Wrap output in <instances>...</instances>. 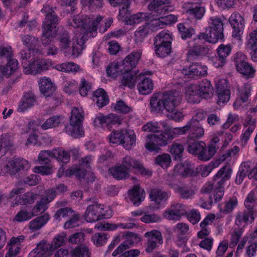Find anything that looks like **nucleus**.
I'll use <instances>...</instances> for the list:
<instances>
[{"label": "nucleus", "instance_id": "1", "mask_svg": "<svg viewBox=\"0 0 257 257\" xmlns=\"http://www.w3.org/2000/svg\"><path fill=\"white\" fill-rule=\"evenodd\" d=\"M181 100V96L176 92L154 93L150 102L151 111L160 112L166 110L168 112H173Z\"/></svg>", "mask_w": 257, "mask_h": 257}, {"label": "nucleus", "instance_id": "2", "mask_svg": "<svg viewBox=\"0 0 257 257\" xmlns=\"http://www.w3.org/2000/svg\"><path fill=\"white\" fill-rule=\"evenodd\" d=\"M102 20L100 16H76L70 25L74 28L81 27L83 35L93 37L96 35L97 26Z\"/></svg>", "mask_w": 257, "mask_h": 257}, {"label": "nucleus", "instance_id": "3", "mask_svg": "<svg viewBox=\"0 0 257 257\" xmlns=\"http://www.w3.org/2000/svg\"><path fill=\"white\" fill-rule=\"evenodd\" d=\"M209 27L206 29V33H200L195 40H205L211 43H215L219 39H223V27L221 20L217 17H213L208 21Z\"/></svg>", "mask_w": 257, "mask_h": 257}, {"label": "nucleus", "instance_id": "4", "mask_svg": "<svg viewBox=\"0 0 257 257\" xmlns=\"http://www.w3.org/2000/svg\"><path fill=\"white\" fill-rule=\"evenodd\" d=\"M89 201L92 204L89 205L86 208L84 214L85 220L88 222H93L105 218H108L109 214H107V210H105L103 204L97 202L96 198L90 199Z\"/></svg>", "mask_w": 257, "mask_h": 257}, {"label": "nucleus", "instance_id": "5", "mask_svg": "<svg viewBox=\"0 0 257 257\" xmlns=\"http://www.w3.org/2000/svg\"><path fill=\"white\" fill-rule=\"evenodd\" d=\"M145 147L150 152H159L160 147H165L168 144L169 139L167 137L165 130H159L153 134L146 136Z\"/></svg>", "mask_w": 257, "mask_h": 257}, {"label": "nucleus", "instance_id": "6", "mask_svg": "<svg viewBox=\"0 0 257 257\" xmlns=\"http://www.w3.org/2000/svg\"><path fill=\"white\" fill-rule=\"evenodd\" d=\"M31 167L30 163L22 158H12L3 161L0 164V169L3 173L15 174L21 170L27 171Z\"/></svg>", "mask_w": 257, "mask_h": 257}, {"label": "nucleus", "instance_id": "7", "mask_svg": "<svg viewBox=\"0 0 257 257\" xmlns=\"http://www.w3.org/2000/svg\"><path fill=\"white\" fill-rule=\"evenodd\" d=\"M25 191L24 188L16 187L10 192L9 198H15V204L17 205L32 204L38 199V194L28 191L22 194Z\"/></svg>", "mask_w": 257, "mask_h": 257}, {"label": "nucleus", "instance_id": "8", "mask_svg": "<svg viewBox=\"0 0 257 257\" xmlns=\"http://www.w3.org/2000/svg\"><path fill=\"white\" fill-rule=\"evenodd\" d=\"M84 115L83 113H71L69 118L70 126L65 127L66 132L74 138L84 137V131L83 122Z\"/></svg>", "mask_w": 257, "mask_h": 257}, {"label": "nucleus", "instance_id": "9", "mask_svg": "<svg viewBox=\"0 0 257 257\" xmlns=\"http://www.w3.org/2000/svg\"><path fill=\"white\" fill-rule=\"evenodd\" d=\"M204 113H196L185 125L187 127V132H189L188 140L199 139L203 136L204 133L203 128L200 125L199 120L204 118Z\"/></svg>", "mask_w": 257, "mask_h": 257}, {"label": "nucleus", "instance_id": "10", "mask_svg": "<svg viewBox=\"0 0 257 257\" xmlns=\"http://www.w3.org/2000/svg\"><path fill=\"white\" fill-rule=\"evenodd\" d=\"M50 64L48 60L43 58H34L25 65L24 72L26 74L36 75L49 69Z\"/></svg>", "mask_w": 257, "mask_h": 257}, {"label": "nucleus", "instance_id": "11", "mask_svg": "<svg viewBox=\"0 0 257 257\" xmlns=\"http://www.w3.org/2000/svg\"><path fill=\"white\" fill-rule=\"evenodd\" d=\"M187 215L186 206L181 203L173 202L164 212V217L169 220L178 221Z\"/></svg>", "mask_w": 257, "mask_h": 257}, {"label": "nucleus", "instance_id": "12", "mask_svg": "<svg viewBox=\"0 0 257 257\" xmlns=\"http://www.w3.org/2000/svg\"><path fill=\"white\" fill-rule=\"evenodd\" d=\"M246 56L241 52L235 54L234 60L237 70L247 77H253L255 69L246 62Z\"/></svg>", "mask_w": 257, "mask_h": 257}, {"label": "nucleus", "instance_id": "13", "mask_svg": "<svg viewBox=\"0 0 257 257\" xmlns=\"http://www.w3.org/2000/svg\"><path fill=\"white\" fill-rule=\"evenodd\" d=\"M42 12L45 14V19L42 28L48 30H56V27L60 22V19L52 7L49 5H45L42 9Z\"/></svg>", "mask_w": 257, "mask_h": 257}, {"label": "nucleus", "instance_id": "14", "mask_svg": "<svg viewBox=\"0 0 257 257\" xmlns=\"http://www.w3.org/2000/svg\"><path fill=\"white\" fill-rule=\"evenodd\" d=\"M121 165L130 173L134 169L143 175H152L151 171L147 170L138 160L130 156L127 155L122 159Z\"/></svg>", "mask_w": 257, "mask_h": 257}, {"label": "nucleus", "instance_id": "15", "mask_svg": "<svg viewBox=\"0 0 257 257\" xmlns=\"http://www.w3.org/2000/svg\"><path fill=\"white\" fill-rule=\"evenodd\" d=\"M123 120V117L121 115H117L116 113H108L106 115H100L96 117L94 120V124L96 127L108 126L111 124H121Z\"/></svg>", "mask_w": 257, "mask_h": 257}, {"label": "nucleus", "instance_id": "16", "mask_svg": "<svg viewBox=\"0 0 257 257\" xmlns=\"http://www.w3.org/2000/svg\"><path fill=\"white\" fill-rule=\"evenodd\" d=\"M54 250L53 244L43 240L30 252L29 257H48L53 254Z\"/></svg>", "mask_w": 257, "mask_h": 257}, {"label": "nucleus", "instance_id": "17", "mask_svg": "<svg viewBox=\"0 0 257 257\" xmlns=\"http://www.w3.org/2000/svg\"><path fill=\"white\" fill-rule=\"evenodd\" d=\"M181 72L188 78L197 79L200 77L204 76L207 74V68L197 63H192L189 67L183 68Z\"/></svg>", "mask_w": 257, "mask_h": 257}, {"label": "nucleus", "instance_id": "18", "mask_svg": "<svg viewBox=\"0 0 257 257\" xmlns=\"http://www.w3.org/2000/svg\"><path fill=\"white\" fill-rule=\"evenodd\" d=\"M243 232V228L239 227L235 229L231 233L230 244L235 246L237 244V243H238L236 251V254H238L242 252V249L246 244V242L248 241L249 236L246 235L243 237L240 241H239Z\"/></svg>", "mask_w": 257, "mask_h": 257}, {"label": "nucleus", "instance_id": "19", "mask_svg": "<svg viewBox=\"0 0 257 257\" xmlns=\"http://www.w3.org/2000/svg\"><path fill=\"white\" fill-rule=\"evenodd\" d=\"M145 236L148 238L147 246L146 251L147 252H152L157 248L158 244L163 243V238L161 233L157 230H153L145 233Z\"/></svg>", "mask_w": 257, "mask_h": 257}, {"label": "nucleus", "instance_id": "20", "mask_svg": "<svg viewBox=\"0 0 257 257\" xmlns=\"http://www.w3.org/2000/svg\"><path fill=\"white\" fill-rule=\"evenodd\" d=\"M25 240V236L23 235L12 237L8 243V251L5 257H14L18 254L22 247V243Z\"/></svg>", "mask_w": 257, "mask_h": 257}, {"label": "nucleus", "instance_id": "21", "mask_svg": "<svg viewBox=\"0 0 257 257\" xmlns=\"http://www.w3.org/2000/svg\"><path fill=\"white\" fill-rule=\"evenodd\" d=\"M170 196L168 192L161 189L156 188L151 190L149 198L151 201H154L155 205L159 208L161 204L166 202Z\"/></svg>", "mask_w": 257, "mask_h": 257}, {"label": "nucleus", "instance_id": "22", "mask_svg": "<svg viewBox=\"0 0 257 257\" xmlns=\"http://www.w3.org/2000/svg\"><path fill=\"white\" fill-rule=\"evenodd\" d=\"M142 56L140 51H133L125 57L122 62V66L124 71H131L138 64Z\"/></svg>", "mask_w": 257, "mask_h": 257}, {"label": "nucleus", "instance_id": "23", "mask_svg": "<svg viewBox=\"0 0 257 257\" xmlns=\"http://www.w3.org/2000/svg\"><path fill=\"white\" fill-rule=\"evenodd\" d=\"M232 172L229 167L224 166L221 168L213 177L212 182L214 186L216 187H223L225 182L230 178Z\"/></svg>", "mask_w": 257, "mask_h": 257}, {"label": "nucleus", "instance_id": "24", "mask_svg": "<svg viewBox=\"0 0 257 257\" xmlns=\"http://www.w3.org/2000/svg\"><path fill=\"white\" fill-rule=\"evenodd\" d=\"M257 216V211L248 209L243 211L237 212L236 214L235 224L237 226L240 225L242 223L246 224H251L253 222L255 217Z\"/></svg>", "mask_w": 257, "mask_h": 257}, {"label": "nucleus", "instance_id": "25", "mask_svg": "<svg viewBox=\"0 0 257 257\" xmlns=\"http://www.w3.org/2000/svg\"><path fill=\"white\" fill-rule=\"evenodd\" d=\"M216 92L218 96L217 104L220 105L227 102L230 98V90L227 88L226 80L219 81L216 84Z\"/></svg>", "mask_w": 257, "mask_h": 257}, {"label": "nucleus", "instance_id": "26", "mask_svg": "<svg viewBox=\"0 0 257 257\" xmlns=\"http://www.w3.org/2000/svg\"><path fill=\"white\" fill-rule=\"evenodd\" d=\"M229 21L233 29L232 34V37L234 38L238 37L244 27V21L243 18L239 13H234L231 15Z\"/></svg>", "mask_w": 257, "mask_h": 257}, {"label": "nucleus", "instance_id": "27", "mask_svg": "<svg viewBox=\"0 0 257 257\" xmlns=\"http://www.w3.org/2000/svg\"><path fill=\"white\" fill-rule=\"evenodd\" d=\"M195 167L187 161L176 165L173 169V175H181L184 177L195 175Z\"/></svg>", "mask_w": 257, "mask_h": 257}, {"label": "nucleus", "instance_id": "28", "mask_svg": "<svg viewBox=\"0 0 257 257\" xmlns=\"http://www.w3.org/2000/svg\"><path fill=\"white\" fill-rule=\"evenodd\" d=\"M59 42V48L67 56L70 53L71 37L68 32L66 30L60 31L58 35Z\"/></svg>", "mask_w": 257, "mask_h": 257}, {"label": "nucleus", "instance_id": "29", "mask_svg": "<svg viewBox=\"0 0 257 257\" xmlns=\"http://www.w3.org/2000/svg\"><path fill=\"white\" fill-rule=\"evenodd\" d=\"M40 91L46 97L52 95L56 90V86L50 78L44 77L39 81Z\"/></svg>", "mask_w": 257, "mask_h": 257}, {"label": "nucleus", "instance_id": "30", "mask_svg": "<svg viewBox=\"0 0 257 257\" xmlns=\"http://www.w3.org/2000/svg\"><path fill=\"white\" fill-rule=\"evenodd\" d=\"M197 44V45L194 46L188 52L187 59L189 61L197 60L200 57L205 56L209 53V49L208 48L198 45V42Z\"/></svg>", "mask_w": 257, "mask_h": 257}, {"label": "nucleus", "instance_id": "31", "mask_svg": "<svg viewBox=\"0 0 257 257\" xmlns=\"http://www.w3.org/2000/svg\"><path fill=\"white\" fill-rule=\"evenodd\" d=\"M129 195L131 202L135 206H138L144 200L145 193L144 190L137 185L130 191Z\"/></svg>", "mask_w": 257, "mask_h": 257}, {"label": "nucleus", "instance_id": "32", "mask_svg": "<svg viewBox=\"0 0 257 257\" xmlns=\"http://www.w3.org/2000/svg\"><path fill=\"white\" fill-rule=\"evenodd\" d=\"M136 135L133 130H124L121 145L127 150H130L136 145Z\"/></svg>", "mask_w": 257, "mask_h": 257}, {"label": "nucleus", "instance_id": "33", "mask_svg": "<svg viewBox=\"0 0 257 257\" xmlns=\"http://www.w3.org/2000/svg\"><path fill=\"white\" fill-rule=\"evenodd\" d=\"M50 217L48 213L37 217L29 223V228L31 232L36 231L41 229L49 220Z\"/></svg>", "mask_w": 257, "mask_h": 257}, {"label": "nucleus", "instance_id": "34", "mask_svg": "<svg viewBox=\"0 0 257 257\" xmlns=\"http://www.w3.org/2000/svg\"><path fill=\"white\" fill-rule=\"evenodd\" d=\"M93 100L99 108H102L109 102L108 96L102 88H99L93 92Z\"/></svg>", "mask_w": 257, "mask_h": 257}, {"label": "nucleus", "instance_id": "35", "mask_svg": "<svg viewBox=\"0 0 257 257\" xmlns=\"http://www.w3.org/2000/svg\"><path fill=\"white\" fill-rule=\"evenodd\" d=\"M200 98H206L213 94V89L210 82L204 79L200 82L197 85Z\"/></svg>", "mask_w": 257, "mask_h": 257}, {"label": "nucleus", "instance_id": "36", "mask_svg": "<svg viewBox=\"0 0 257 257\" xmlns=\"http://www.w3.org/2000/svg\"><path fill=\"white\" fill-rule=\"evenodd\" d=\"M186 99L189 103H198L200 100V95L196 85L192 84L186 88Z\"/></svg>", "mask_w": 257, "mask_h": 257}, {"label": "nucleus", "instance_id": "37", "mask_svg": "<svg viewBox=\"0 0 257 257\" xmlns=\"http://www.w3.org/2000/svg\"><path fill=\"white\" fill-rule=\"evenodd\" d=\"M140 81L138 83L137 87L139 92L143 95H147L151 93L153 90L154 84L152 80L145 77L143 79L139 78Z\"/></svg>", "mask_w": 257, "mask_h": 257}, {"label": "nucleus", "instance_id": "38", "mask_svg": "<svg viewBox=\"0 0 257 257\" xmlns=\"http://www.w3.org/2000/svg\"><path fill=\"white\" fill-rule=\"evenodd\" d=\"M18 61L16 59L10 60L6 66L0 65V80L3 76H9L18 68Z\"/></svg>", "mask_w": 257, "mask_h": 257}, {"label": "nucleus", "instance_id": "39", "mask_svg": "<svg viewBox=\"0 0 257 257\" xmlns=\"http://www.w3.org/2000/svg\"><path fill=\"white\" fill-rule=\"evenodd\" d=\"M109 172L118 180L125 179L130 176V173L121 164L111 167L109 169Z\"/></svg>", "mask_w": 257, "mask_h": 257}, {"label": "nucleus", "instance_id": "40", "mask_svg": "<svg viewBox=\"0 0 257 257\" xmlns=\"http://www.w3.org/2000/svg\"><path fill=\"white\" fill-rule=\"evenodd\" d=\"M87 35H83L79 39H77L72 44V55L74 57H78L80 55L85 48L84 44L87 39Z\"/></svg>", "mask_w": 257, "mask_h": 257}, {"label": "nucleus", "instance_id": "41", "mask_svg": "<svg viewBox=\"0 0 257 257\" xmlns=\"http://www.w3.org/2000/svg\"><path fill=\"white\" fill-rule=\"evenodd\" d=\"M121 72L123 73L121 79V83L123 85L128 86L130 88H133L136 85L138 79L136 73L133 74L131 71H124L121 69Z\"/></svg>", "mask_w": 257, "mask_h": 257}, {"label": "nucleus", "instance_id": "42", "mask_svg": "<svg viewBox=\"0 0 257 257\" xmlns=\"http://www.w3.org/2000/svg\"><path fill=\"white\" fill-rule=\"evenodd\" d=\"M110 4L114 7L119 6L123 5L122 7L119 9V16L122 18H128L129 13L128 8L130 4V0H108Z\"/></svg>", "mask_w": 257, "mask_h": 257}, {"label": "nucleus", "instance_id": "43", "mask_svg": "<svg viewBox=\"0 0 257 257\" xmlns=\"http://www.w3.org/2000/svg\"><path fill=\"white\" fill-rule=\"evenodd\" d=\"M22 40L23 44L28 47L29 51L36 53L39 52L40 51L37 48L39 43L37 38L32 35H27L22 37Z\"/></svg>", "mask_w": 257, "mask_h": 257}, {"label": "nucleus", "instance_id": "44", "mask_svg": "<svg viewBox=\"0 0 257 257\" xmlns=\"http://www.w3.org/2000/svg\"><path fill=\"white\" fill-rule=\"evenodd\" d=\"M188 152L192 154L196 155L199 157V154L203 150V147H205V144L202 141H193L191 142L190 140L187 141Z\"/></svg>", "mask_w": 257, "mask_h": 257}, {"label": "nucleus", "instance_id": "45", "mask_svg": "<svg viewBox=\"0 0 257 257\" xmlns=\"http://www.w3.org/2000/svg\"><path fill=\"white\" fill-rule=\"evenodd\" d=\"M177 18L176 16L173 15H168L165 17H161L158 20H156L152 22V26L163 28L164 26L172 24L176 22Z\"/></svg>", "mask_w": 257, "mask_h": 257}, {"label": "nucleus", "instance_id": "46", "mask_svg": "<svg viewBox=\"0 0 257 257\" xmlns=\"http://www.w3.org/2000/svg\"><path fill=\"white\" fill-rule=\"evenodd\" d=\"M172 38L169 33L163 31L159 33L154 39V45L159 46L164 44H171Z\"/></svg>", "mask_w": 257, "mask_h": 257}, {"label": "nucleus", "instance_id": "47", "mask_svg": "<svg viewBox=\"0 0 257 257\" xmlns=\"http://www.w3.org/2000/svg\"><path fill=\"white\" fill-rule=\"evenodd\" d=\"M63 121L64 118L62 116L55 115L47 119L41 126L42 129L46 130L58 126L59 124L63 123Z\"/></svg>", "mask_w": 257, "mask_h": 257}, {"label": "nucleus", "instance_id": "48", "mask_svg": "<svg viewBox=\"0 0 257 257\" xmlns=\"http://www.w3.org/2000/svg\"><path fill=\"white\" fill-rule=\"evenodd\" d=\"M91 253L87 247L79 245L71 249L70 251V257H90Z\"/></svg>", "mask_w": 257, "mask_h": 257}, {"label": "nucleus", "instance_id": "49", "mask_svg": "<svg viewBox=\"0 0 257 257\" xmlns=\"http://www.w3.org/2000/svg\"><path fill=\"white\" fill-rule=\"evenodd\" d=\"M169 141H171L176 137L187 133V127L168 128L165 130Z\"/></svg>", "mask_w": 257, "mask_h": 257}, {"label": "nucleus", "instance_id": "50", "mask_svg": "<svg viewBox=\"0 0 257 257\" xmlns=\"http://www.w3.org/2000/svg\"><path fill=\"white\" fill-rule=\"evenodd\" d=\"M216 151L215 145H209L207 149L206 146L203 147V150L199 155L198 159L200 160L206 161L210 160L214 155Z\"/></svg>", "mask_w": 257, "mask_h": 257}, {"label": "nucleus", "instance_id": "51", "mask_svg": "<svg viewBox=\"0 0 257 257\" xmlns=\"http://www.w3.org/2000/svg\"><path fill=\"white\" fill-rule=\"evenodd\" d=\"M53 155L54 158H56L58 162L67 164L70 161V154L62 148L53 149Z\"/></svg>", "mask_w": 257, "mask_h": 257}, {"label": "nucleus", "instance_id": "52", "mask_svg": "<svg viewBox=\"0 0 257 257\" xmlns=\"http://www.w3.org/2000/svg\"><path fill=\"white\" fill-rule=\"evenodd\" d=\"M56 34V30H48L42 29V43L44 46L51 45Z\"/></svg>", "mask_w": 257, "mask_h": 257}, {"label": "nucleus", "instance_id": "53", "mask_svg": "<svg viewBox=\"0 0 257 257\" xmlns=\"http://www.w3.org/2000/svg\"><path fill=\"white\" fill-rule=\"evenodd\" d=\"M169 152L174 157V160H180L182 157L184 148L183 145L174 143L169 147Z\"/></svg>", "mask_w": 257, "mask_h": 257}, {"label": "nucleus", "instance_id": "54", "mask_svg": "<svg viewBox=\"0 0 257 257\" xmlns=\"http://www.w3.org/2000/svg\"><path fill=\"white\" fill-rule=\"evenodd\" d=\"M244 204L247 209L256 211L255 207L257 205V198L254 191H250L246 197Z\"/></svg>", "mask_w": 257, "mask_h": 257}, {"label": "nucleus", "instance_id": "55", "mask_svg": "<svg viewBox=\"0 0 257 257\" xmlns=\"http://www.w3.org/2000/svg\"><path fill=\"white\" fill-rule=\"evenodd\" d=\"M169 185L172 188H174L175 192L178 193L181 198L183 199L190 198L194 194V191L191 189L181 187L172 184H169Z\"/></svg>", "mask_w": 257, "mask_h": 257}, {"label": "nucleus", "instance_id": "56", "mask_svg": "<svg viewBox=\"0 0 257 257\" xmlns=\"http://www.w3.org/2000/svg\"><path fill=\"white\" fill-rule=\"evenodd\" d=\"M111 107L112 110L119 112H130L133 111V109L130 105L120 99L117 101L115 103H112Z\"/></svg>", "mask_w": 257, "mask_h": 257}, {"label": "nucleus", "instance_id": "57", "mask_svg": "<svg viewBox=\"0 0 257 257\" xmlns=\"http://www.w3.org/2000/svg\"><path fill=\"white\" fill-rule=\"evenodd\" d=\"M154 45V50L157 56L164 58L169 55L171 51V44Z\"/></svg>", "mask_w": 257, "mask_h": 257}, {"label": "nucleus", "instance_id": "58", "mask_svg": "<svg viewBox=\"0 0 257 257\" xmlns=\"http://www.w3.org/2000/svg\"><path fill=\"white\" fill-rule=\"evenodd\" d=\"M171 162V158L168 154H163L157 156L155 158V163L163 168H168Z\"/></svg>", "mask_w": 257, "mask_h": 257}, {"label": "nucleus", "instance_id": "59", "mask_svg": "<svg viewBox=\"0 0 257 257\" xmlns=\"http://www.w3.org/2000/svg\"><path fill=\"white\" fill-rule=\"evenodd\" d=\"M205 13V10L203 7L196 6L194 8L187 10L186 14L191 18L196 19H201Z\"/></svg>", "mask_w": 257, "mask_h": 257}, {"label": "nucleus", "instance_id": "60", "mask_svg": "<svg viewBox=\"0 0 257 257\" xmlns=\"http://www.w3.org/2000/svg\"><path fill=\"white\" fill-rule=\"evenodd\" d=\"M149 19V17L148 14L139 13L130 16L128 19L127 23L130 25H134L148 20Z\"/></svg>", "mask_w": 257, "mask_h": 257}, {"label": "nucleus", "instance_id": "61", "mask_svg": "<svg viewBox=\"0 0 257 257\" xmlns=\"http://www.w3.org/2000/svg\"><path fill=\"white\" fill-rule=\"evenodd\" d=\"M238 147L237 146H234L232 148L222 154L220 157L219 160L221 162L227 161L229 163L234 159L235 155L238 152Z\"/></svg>", "mask_w": 257, "mask_h": 257}, {"label": "nucleus", "instance_id": "62", "mask_svg": "<svg viewBox=\"0 0 257 257\" xmlns=\"http://www.w3.org/2000/svg\"><path fill=\"white\" fill-rule=\"evenodd\" d=\"M49 158H54L53 150L52 151L44 150L40 152L38 160L40 164L43 165H49L50 164V160Z\"/></svg>", "mask_w": 257, "mask_h": 257}, {"label": "nucleus", "instance_id": "63", "mask_svg": "<svg viewBox=\"0 0 257 257\" xmlns=\"http://www.w3.org/2000/svg\"><path fill=\"white\" fill-rule=\"evenodd\" d=\"M170 0H153L148 5V9L150 11H155V12L159 15H161L162 12H164L163 9H160L159 7L169 3Z\"/></svg>", "mask_w": 257, "mask_h": 257}, {"label": "nucleus", "instance_id": "64", "mask_svg": "<svg viewBox=\"0 0 257 257\" xmlns=\"http://www.w3.org/2000/svg\"><path fill=\"white\" fill-rule=\"evenodd\" d=\"M251 86L248 83H244L242 86L238 88V96L240 97L241 99L245 100H248V97L250 94Z\"/></svg>", "mask_w": 257, "mask_h": 257}]
</instances>
